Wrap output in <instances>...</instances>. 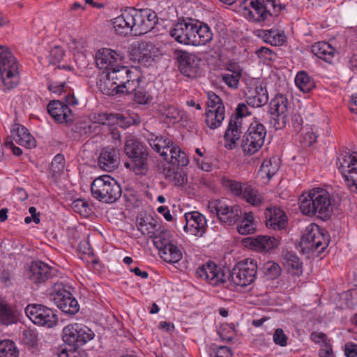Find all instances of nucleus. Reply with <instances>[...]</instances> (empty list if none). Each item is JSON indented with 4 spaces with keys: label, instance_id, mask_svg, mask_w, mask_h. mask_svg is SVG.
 <instances>
[{
    "label": "nucleus",
    "instance_id": "4",
    "mask_svg": "<svg viewBox=\"0 0 357 357\" xmlns=\"http://www.w3.org/2000/svg\"><path fill=\"white\" fill-rule=\"evenodd\" d=\"M50 298L64 313L74 315L78 312L79 305L70 291V287L63 283H55L50 293Z\"/></svg>",
    "mask_w": 357,
    "mask_h": 357
},
{
    "label": "nucleus",
    "instance_id": "16",
    "mask_svg": "<svg viewBox=\"0 0 357 357\" xmlns=\"http://www.w3.org/2000/svg\"><path fill=\"white\" fill-rule=\"evenodd\" d=\"M195 23V20L192 19L178 21L170 30V36L179 43L192 45Z\"/></svg>",
    "mask_w": 357,
    "mask_h": 357
},
{
    "label": "nucleus",
    "instance_id": "24",
    "mask_svg": "<svg viewBox=\"0 0 357 357\" xmlns=\"http://www.w3.org/2000/svg\"><path fill=\"white\" fill-rule=\"evenodd\" d=\"M119 165V152L114 148H104L98 158V165L103 171L112 172Z\"/></svg>",
    "mask_w": 357,
    "mask_h": 357
},
{
    "label": "nucleus",
    "instance_id": "60",
    "mask_svg": "<svg viewBox=\"0 0 357 357\" xmlns=\"http://www.w3.org/2000/svg\"><path fill=\"white\" fill-rule=\"evenodd\" d=\"M64 56V51L62 48L55 46L50 52V61L52 63L60 62Z\"/></svg>",
    "mask_w": 357,
    "mask_h": 357
},
{
    "label": "nucleus",
    "instance_id": "32",
    "mask_svg": "<svg viewBox=\"0 0 357 357\" xmlns=\"http://www.w3.org/2000/svg\"><path fill=\"white\" fill-rule=\"evenodd\" d=\"M124 152L129 158H131L149 151L135 136L128 134L125 139Z\"/></svg>",
    "mask_w": 357,
    "mask_h": 357
},
{
    "label": "nucleus",
    "instance_id": "10",
    "mask_svg": "<svg viewBox=\"0 0 357 357\" xmlns=\"http://www.w3.org/2000/svg\"><path fill=\"white\" fill-rule=\"evenodd\" d=\"M271 118L270 125L275 130L285 127L288 122V100L282 95L278 94L273 98L269 104Z\"/></svg>",
    "mask_w": 357,
    "mask_h": 357
},
{
    "label": "nucleus",
    "instance_id": "61",
    "mask_svg": "<svg viewBox=\"0 0 357 357\" xmlns=\"http://www.w3.org/2000/svg\"><path fill=\"white\" fill-rule=\"evenodd\" d=\"M265 268L266 270V273L271 279L277 278L281 273V268L276 263L268 262L266 264Z\"/></svg>",
    "mask_w": 357,
    "mask_h": 357
},
{
    "label": "nucleus",
    "instance_id": "59",
    "mask_svg": "<svg viewBox=\"0 0 357 357\" xmlns=\"http://www.w3.org/2000/svg\"><path fill=\"white\" fill-rule=\"evenodd\" d=\"M114 123L118 126L126 128L135 123V121L130 116H125L123 114H114Z\"/></svg>",
    "mask_w": 357,
    "mask_h": 357
},
{
    "label": "nucleus",
    "instance_id": "37",
    "mask_svg": "<svg viewBox=\"0 0 357 357\" xmlns=\"http://www.w3.org/2000/svg\"><path fill=\"white\" fill-rule=\"evenodd\" d=\"M169 158L165 160L174 167H185L189 163V160L184 151L180 147L172 145L168 151Z\"/></svg>",
    "mask_w": 357,
    "mask_h": 357
},
{
    "label": "nucleus",
    "instance_id": "15",
    "mask_svg": "<svg viewBox=\"0 0 357 357\" xmlns=\"http://www.w3.org/2000/svg\"><path fill=\"white\" fill-rule=\"evenodd\" d=\"M55 273L56 270L48 264L41 261H36L31 264L26 273V277L31 282L38 286L53 278Z\"/></svg>",
    "mask_w": 357,
    "mask_h": 357
},
{
    "label": "nucleus",
    "instance_id": "31",
    "mask_svg": "<svg viewBox=\"0 0 357 357\" xmlns=\"http://www.w3.org/2000/svg\"><path fill=\"white\" fill-rule=\"evenodd\" d=\"M148 142L152 149L160 153L164 160L169 158L168 151L173 145L172 140L162 136L151 135V137L148 139Z\"/></svg>",
    "mask_w": 357,
    "mask_h": 357
},
{
    "label": "nucleus",
    "instance_id": "26",
    "mask_svg": "<svg viewBox=\"0 0 357 357\" xmlns=\"http://www.w3.org/2000/svg\"><path fill=\"white\" fill-rule=\"evenodd\" d=\"M254 33L256 36L262 39L264 42L273 46H281L286 40L284 31L278 29H257Z\"/></svg>",
    "mask_w": 357,
    "mask_h": 357
},
{
    "label": "nucleus",
    "instance_id": "48",
    "mask_svg": "<svg viewBox=\"0 0 357 357\" xmlns=\"http://www.w3.org/2000/svg\"><path fill=\"white\" fill-rule=\"evenodd\" d=\"M18 350L14 342L10 340L0 341V357H17Z\"/></svg>",
    "mask_w": 357,
    "mask_h": 357
},
{
    "label": "nucleus",
    "instance_id": "41",
    "mask_svg": "<svg viewBox=\"0 0 357 357\" xmlns=\"http://www.w3.org/2000/svg\"><path fill=\"white\" fill-rule=\"evenodd\" d=\"M160 255L163 260L169 264H174L179 261L182 258L181 250L173 243L170 244L160 252Z\"/></svg>",
    "mask_w": 357,
    "mask_h": 357
},
{
    "label": "nucleus",
    "instance_id": "63",
    "mask_svg": "<svg viewBox=\"0 0 357 357\" xmlns=\"http://www.w3.org/2000/svg\"><path fill=\"white\" fill-rule=\"evenodd\" d=\"M72 208L76 213L80 214L86 213L89 209V204L84 199H78L73 202Z\"/></svg>",
    "mask_w": 357,
    "mask_h": 357
},
{
    "label": "nucleus",
    "instance_id": "23",
    "mask_svg": "<svg viewBox=\"0 0 357 357\" xmlns=\"http://www.w3.org/2000/svg\"><path fill=\"white\" fill-rule=\"evenodd\" d=\"M246 102L252 107H260L268 101V95L266 86L262 84L248 87L245 92Z\"/></svg>",
    "mask_w": 357,
    "mask_h": 357
},
{
    "label": "nucleus",
    "instance_id": "58",
    "mask_svg": "<svg viewBox=\"0 0 357 357\" xmlns=\"http://www.w3.org/2000/svg\"><path fill=\"white\" fill-rule=\"evenodd\" d=\"M223 184L236 195H243L244 185H245V184L242 185L241 183L229 179L224 180Z\"/></svg>",
    "mask_w": 357,
    "mask_h": 357
},
{
    "label": "nucleus",
    "instance_id": "29",
    "mask_svg": "<svg viewBox=\"0 0 357 357\" xmlns=\"http://www.w3.org/2000/svg\"><path fill=\"white\" fill-rule=\"evenodd\" d=\"M125 166L137 175H145L149 169V152L130 158V161L126 162Z\"/></svg>",
    "mask_w": 357,
    "mask_h": 357
},
{
    "label": "nucleus",
    "instance_id": "51",
    "mask_svg": "<svg viewBox=\"0 0 357 357\" xmlns=\"http://www.w3.org/2000/svg\"><path fill=\"white\" fill-rule=\"evenodd\" d=\"M284 259L288 269L295 271V274H299L302 272V262L298 256L293 253L287 252Z\"/></svg>",
    "mask_w": 357,
    "mask_h": 357
},
{
    "label": "nucleus",
    "instance_id": "49",
    "mask_svg": "<svg viewBox=\"0 0 357 357\" xmlns=\"http://www.w3.org/2000/svg\"><path fill=\"white\" fill-rule=\"evenodd\" d=\"M160 112L170 123L179 121L182 119L181 112L173 105H165L161 107Z\"/></svg>",
    "mask_w": 357,
    "mask_h": 357
},
{
    "label": "nucleus",
    "instance_id": "42",
    "mask_svg": "<svg viewBox=\"0 0 357 357\" xmlns=\"http://www.w3.org/2000/svg\"><path fill=\"white\" fill-rule=\"evenodd\" d=\"M237 230L242 235H248L255 231L256 226L254 223L252 213H245L244 214L243 220L238 224Z\"/></svg>",
    "mask_w": 357,
    "mask_h": 357
},
{
    "label": "nucleus",
    "instance_id": "2",
    "mask_svg": "<svg viewBox=\"0 0 357 357\" xmlns=\"http://www.w3.org/2000/svg\"><path fill=\"white\" fill-rule=\"evenodd\" d=\"M93 197L97 200L112 204L121 196V188L119 183L109 175H102L93 180L91 185Z\"/></svg>",
    "mask_w": 357,
    "mask_h": 357
},
{
    "label": "nucleus",
    "instance_id": "55",
    "mask_svg": "<svg viewBox=\"0 0 357 357\" xmlns=\"http://www.w3.org/2000/svg\"><path fill=\"white\" fill-rule=\"evenodd\" d=\"M319 135L318 129L316 127L307 128L305 132L303 135V145L309 146L314 144Z\"/></svg>",
    "mask_w": 357,
    "mask_h": 357
},
{
    "label": "nucleus",
    "instance_id": "20",
    "mask_svg": "<svg viewBox=\"0 0 357 357\" xmlns=\"http://www.w3.org/2000/svg\"><path fill=\"white\" fill-rule=\"evenodd\" d=\"M122 60V56L116 51L108 48L99 50L96 54V63L100 69L107 72L112 70L119 65V61Z\"/></svg>",
    "mask_w": 357,
    "mask_h": 357
},
{
    "label": "nucleus",
    "instance_id": "62",
    "mask_svg": "<svg viewBox=\"0 0 357 357\" xmlns=\"http://www.w3.org/2000/svg\"><path fill=\"white\" fill-rule=\"evenodd\" d=\"M273 342L281 347L287 344V337L282 328H277L273 333Z\"/></svg>",
    "mask_w": 357,
    "mask_h": 357
},
{
    "label": "nucleus",
    "instance_id": "46",
    "mask_svg": "<svg viewBox=\"0 0 357 357\" xmlns=\"http://www.w3.org/2000/svg\"><path fill=\"white\" fill-rule=\"evenodd\" d=\"M165 176L176 186H183L187 182V176L185 172L178 168L168 169Z\"/></svg>",
    "mask_w": 357,
    "mask_h": 357
},
{
    "label": "nucleus",
    "instance_id": "39",
    "mask_svg": "<svg viewBox=\"0 0 357 357\" xmlns=\"http://www.w3.org/2000/svg\"><path fill=\"white\" fill-rule=\"evenodd\" d=\"M205 122L206 126L211 129L219 128L225 117V109H215L206 111L205 114Z\"/></svg>",
    "mask_w": 357,
    "mask_h": 357
},
{
    "label": "nucleus",
    "instance_id": "12",
    "mask_svg": "<svg viewBox=\"0 0 357 357\" xmlns=\"http://www.w3.org/2000/svg\"><path fill=\"white\" fill-rule=\"evenodd\" d=\"M63 340L68 344L83 345L94 337L93 332L86 326L74 323L66 326L63 330Z\"/></svg>",
    "mask_w": 357,
    "mask_h": 357
},
{
    "label": "nucleus",
    "instance_id": "53",
    "mask_svg": "<svg viewBox=\"0 0 357 357\" xmlns=\"http://www.w3.org/2000/svg\"><path fill=\"white\" fill-rule=\"evenodd\" d=\"M133 47L135 50L139 54L137 59L139 61L144 57L150 58L151 56V49L153 47V45L151 43L137 41L133 44Z\"/></svg>",
    "mask_w": 357,
    "mask_h": 357
},
{
    "label": "nucleus",
    "instance_id": "45",
    "mask_svg": "<svg viewBox=\"0 0 357 357\" xmlns=\"http://www.w3.org/2000/svg\"><path fill=\"white\" fill-rule=\"evenodd\" d=\"M151 238H153V245L159 250V252L172 243V235L167 230H158V232Z\"/></svg>",
    "mask_w": 357,
    "mask_h": 357
},
{
    "label": "nucleus",
    "instance_id": "44",
    "mask_svg": "<svg viewBox=\"0 0 357 357\" xmlns=\"http://www.w3.org/2000/svg\"><path fill=\"white\" fill-rule=\"evenodd\" d=\"M295 84L304 93L310 91L315 86L314 82L304 71L297 73L295 77Z\"/></svg>",
    "mask_w": 357,
    "mask_h": 357
},
{
    "label": "nucleus",
    "instance_id": "17",
    "mask_svg": "<svg viewBox=\"0 0 357 357\" xmlns=\"http://www.w3.org/2000/svg\"><path fill=\"white\" fill-rule=\"evenodd\" d=\"M196 275L213 286L222 284L226 282L223 271L213 262H208L198 267Z\"/></svg>",
    "mask_w": 357,
    "mask_h": 357
},
{
    "label": "nucleus",
    "instance_id": "64",
    "mask_svg": "<svg viewBox=\"0 0 357 357\" xmlns=\"http://www.w3.org/2000/svg\"><path fill=\"white\" fill-rule=\"evenodd\" d=\"M310 339L314 343L323 344V345L330 342V340L328 338L327 335L322 332H312L310 334Z\"/></svg>",
    "mask_w": 357,
    "mask_h": 357
},
{
    "label": "nucleus",
    "instance_id": "38",
    "mask_svg": "<svg viewBox=\"0 0 357 357\" xmlns=\"http://www.w3.org/2000/svg\"><path fill=\"white\" fill-rule=\"evenodd\" d=\"M268 4L266 6L263 5L250 9L248 6L243 7V15L244 17L252 22H261L266 20L267 16Z\"/></svg>",
    "mask_w": 357,
    "mask_h": 357
},
{
    "label": "nucleus",
    "instance_id": "40",
    "mask_svg": "<svg viewBox=\"0 0 357 357\" xmlns=\"http://www.w3.org/2000/svg\"><path fill=\"white\" fill-rule=\"evenodd\" d=\"M243 197L253 206H259L263 203V195L251 185H244Z\"/></svg>",
    "mask_w": 357,
    "mask_h": 357
},
{
    "label": "nucleus",
    "instance_id": "6",
    "mask_svg": "<svg viewBox=\"0 0 357 357\" xmlns=\"http://www.w3.org/2000/svg\"><path fill=\"white\" fill-rule=\"evenodd\" d=\"M337 167L349 189L357 192V153L343 152L337 158Z\"/></svg>",
    "mask_w": 357,
    "mask_h": 357
},
{
    "label": "nucleus",
    "instance_id": "34",
    "mask_svg": "<svg viewBox=\"0 0 357 357\" xmlns=\"http://www.w3.org/2000/svg\"><path fill=\"white\" fill-rule=\"evenodd\" d=\"M137 227L143 235H147L150 238L157 234L160 227L158 221L151 215L138 218Z\"/></svg>",
    "mask_w": 357,
    "mask_h": 357
},
{
    "label": "nucleus",
    "instance_id": "19",
    "mask_svg": "<svg viewBox=\"0 0 357 357\" xmlns=\"http://www.w3.org/2000/svg\"><path fill=\"white\" fill-rule=\"evenodd\" d=\"M185 225L183 227L185 231L196 236H202L206 229V220L205 217L198 211H192L185 214Z\"/></svg>",
    "mask_w": 357,
    "mask_h": 357
},
{
    "label": "nucleus",
    "instance_id": "7",
    "mask_svg": "<svg viewBox=\"0 0 357 357\" xmlns=\"http://www.w3.org/2000/svg\"><path fill=\"white\" fill-rule=\"evenodd\" d=\"M132 35H143L154 28L158 17L155 12L149 9L137 10L128 8Z\"/></svg>",
    "mask_w": 357,
    "mask_h": 357
},
{
    "label": "nucleus",
    "instance_id": "54",
    "mask_svg": "<svg viewBox=\"0 0 357 357\" xmlns=\"http://www.w3.org/2000/svg\"><path fill=\"white\" fill-rule=\"evenodd\" d=\"M64 160V157L61 154H57L54 156L50 166V172L53 176L57 177L63 172L65 168Z\"/></svg>",
    "mask_w": 357,
    "mask_h": 357
},
{
    "label": "nucleus",
    "instance_id": "27",
    "mask_svg": "<svg viewBox=\"0 0 357 357\" xmlns=\"http://www.w3.org/2000/svg\"><path fill=\"white\" fill-rule=\"evenodd\" d=\"M213 36V33L207 24L195 20L192 45H204L212 40Z\"/></svg>",
    "mask_w": 357,
    "mask_h": 357
},
{
    "label": "nucleus",
    "instance_id": "1",
    "mask_svg": "<svg viewBox=\"0 0 357 357\" xmlns=\"http://www.w3.org/2000/svg\"><path fill=\"white\" fill-rule=\"evenodd\" d=\"M299 208L305 215L329 218L333 212L331 196L325 189H312L299 197Z\"/></svg>",
    "mask_w": 357,
    "mask_h": 357
},
{
    "label": "nucleus",
    "instance_id": "13",
    "mask_svg": "<svg viewBox=\"0 0 357 357\" xmlns=\"http://www.w3.org/2000/svg\"><path fill=\"white\" fill-rule=\"evenodd\" d=\"M328 245L326 234L322 233L318 225H310L306 228V233L301 241V246L308 252L316 251L320 248L323 251Z\"/></svg>",
    "mask_w": 357,
    "mask_h": 357
},
{
    "label": "nucleus",
    "instance_id": "3",
    "mask_svg": "<svg viewBox=\"0 0 357 357\" xmlns=\"http://www.w3.org/2000/svg\"><path fill=\"white\" fill-rule=\"evenodd\" d=\"M15 58L6 46L0 45V75L5 89H13L19 82Z\"/></svg>",
    "mask_w": 357,
    "mask_h": 357
},
{
    "label": "nucleus",
    "instance_id": "28",
    "mask_svg": "<svg viewBox=\"0 0 357 357\" xmlns=\"http://www.w3.org/2000/svg\"><path fill=\"white\" fill-rule=\"evenodd\" d=\"M14 141L20 146L31 149L36 146V140L23 126L15 124L12 130Z\"/></svg>",
    "mask_w": 357,
    "mask_h": 357
},
{
    "label": "nucleus",
    "instance_id": "33",
    "mask_svg": "<svg viewBox=\"0 0 357 357\" xmlns=\"http://www.w3.org/2000/svg\"><path fill=\"white\" fill-rule=\"evenodd\" d=\"M311 51L317 57L329 63H332L335 54V48L324 41L312 45Z\"/></svg>",
    "mask_w": 357,
    "mask_h": 357
},
{
    "label": "nucleus",
    "instance_id": "57",
    "mask_svg": "<svg viewBox=\"0 0 357 357\" xmlns=\"http://www.w3.org/2000/svg\"><path fill=\"white\" fill-rule=\"evenodd\" d=\"M69 348H65L59 353V357H84L86 354L78 350L75 344H68Z\"/></svg>",
    "mask_w": 357,
    "mask_h": 357
},
{
    "label": "nucleus",
    "instance_id": "9",
    "mask_svg": "<svg viewBox=\"0 0 357 357\" xmlns=\"http://www.w3.org/2000/svg\"><path fill=\"white\" fill-rule=\"evenodd\" d=\"M107 73L112 81L120 88L121 93H132L136 89L139 77L136 70L132 71L127 66L118 65Z\"/></svg>",
    "mask_w": 357,
    "mask_h": 357
},
{
    "label": "nucleus",
    "instance_id": "11",
    "mask_svg": "<svg viewBox=\"0 0 357 357\" xmlns=\"http://www.w3.org/2000/svg\"><path fill=\"white\" fill-rule=\"evenodd\" d=\"M25 313L33 323L38 326L52 328L58 321V318L54 312L42 305H28L25 308Z\"/></svg>",
    "mask_w": 357,
    "mask_h": 357
},
{
    "label": "nucleus",
    "instance_id": "52",
    "mask_svg": "<svg viewBox=\"0 0 357 357\" xmlns=\"http://www.w3.org/2000/svg\"><path fill=\"white\" fill-rule=\"evenodd\" d=\"M278 169V167L275 161L273 162L271 160H266L262 162L259 173L261 177L266 176L270 179L277 172Z\"/></svg>",
    "mask_w": 357,
    "mask_h": 357
},
{
    "label": "nucleus",
    "instance_id": "21",
    "mask_svg": "<svg viewBox=\"0 0 357 357\" xmlns=\"http://www.w3.org/2000/svg\"><path fill=\"white\" fill-rule=\"evenodd\" d=\"M47 112L55 121L68 123L73 121V112L69 107L60 100H52L47 105Z\"/></svg>",
    "mask_w": 357,
    "mask_h": 357
},
{
    "label": "nucleus",
    "instance_id": "56",
    "mask_svg": "<svg viewBox=\"0 0 357 357\" xmlns=\"http://www.w3.org/2000/svg\"><path fill=\"white\" fill-rule=\"evenodd\" d=\"M225 109L221 98L213 92L208 93V109L207 111L215 109Z\"/></svg>",
    "mask_w": 357,
    "mask_h": 357
},
{
    "label": "nucleus",
    "instance_id": "18",
    "mask_svg": "<svg viewBox=\"0 0 357 357\" xmlns=\"http://www.w3.org/2000/svg\"><path fill=\"white\" fill-rule=\"evenodd\" d=\"M174 56L179 63L181 73L186 77H195L199 66V59L193 54L176 50Z\"/></svg>",
    "mask_w": 357,
    "mask_h": 357
},
{
    "label": "nucleus",
    "instance_id": "5",
    "mask_svg": "<svg viewBox=\"0 0 357 357\" xmlns=\"http://www.w3.org/2000/svg\"><path fill=\"white\" fill-rule=\"evenodd\" d=\"M266 136L264 126L258 121L252 122L241 140L243 153L248 155L257 153L264 145Z\"/></svg>",
    "mask_w": 357,
    "mask_h": 357
},
{
    "label": "nucleus",
    "instance_id": "25",
    "mask_svg": "<svg viewBox=\"0 0 357 357\" xmlns=\"http://www.w3.org/2000/svg\"><path fill=\"white\" fill-rule=\"evenodd\" d=\"M243 132V123L239 121L238 117H231L224 135L225 147L229 150L234 149Z\"/></svg>",
    "mask_w": 357,
    "mask_h": 357
},
{
    "label": "nucleus",
    "instance_id": "30",
    "mask_svg": "<svg viewBox=\"0 0 357 357\" xmlns=\"http://www.w3.org/2000/svg\"><path fill=\"white\" fill-rule=\"evenodd\" d=\"M130 19L128 8L113 19L112 24L116 33L121 36L132 34Z\"/></svg>",
    "mask_w": 357,
    "mask_h": 357
},
{
    "label": "nucleus",
    "instance_id": "36",
    "mask_svg": "<svg viewBox=\"0 0 357 357\" xmlns=\"http://www.w3.org/2000/svg\"><path fill=\"white\" fill-rule=\"evenodd\" d=\"M270 217L266 220V226L275 230L284 229L287 225V218L284 212L280 208L271 209Z\"/></svg>",
    "mask_w": 357,
    "mask_h": 357
},
{
    "label": "nucleus",
    "instance_id": "50",
    "mask_svg": "<svg viewBox=\"0 0 357 357\" xmlns=\"http://www.w3.org/2000/svg\"><path fill=\"white\" fill-rule=\"evenodd\" d=\"M141 77H139L136 89L133 90L135 92V101L139 104H146L151 101L152 96L142 86H140Z\"/></svg>",
    "mask_w": 357,
    "mask_h": 357
},
{
    "label": "nucleus",
    "instance_id": "8",
    "mask_svg": "<svg viewBox=\"0 0 357 357\" xmlns=\"http://www.w3.org/2000/svg\"><path fill=\"white\" fill-rule=\"evenodd\" d=\"M257 261L251 258L240 261L232 268L229 280L235 285L246 287L252 284L257 275Z\"/></svg>",
    "mask_w": 357,
    "mask_h": 357
},
{
    "label": "nucleus",
    "instance_id": "43",
    "mask_svg": "<svg viewBox=\"0 0 357 357\" xmlns=\"http://www.w3.org/2000/svg\"><path fill=\"white\" fill-rule=\"evenodd\" d=\"M98 86L101 92L107 96H114L121 93L120 88L116 84V82L112 81L111 76L107 72L106 77L100 80Z\"/></svg>",
    "mask_w": 357,
    "mask_h": 357
},
{
    "label": "nucleus",
    "instance_id": "22",
    "mask_svg": "<svg viewBox=\"0 0 357 357\" xmlns=\"http://www.w3.org/2000/svg\"><path fill=\"white\" fill-rule=\"evenodd\" d=\"M243 243L245 247L259 252L269 251L278 245V241L275 238L265 235L245 238Z\"/></svg>",
    "mask_w": 357,
    "mask_h": 357
},
{
    "label": "nucleus",
    "instance_id": "14",
    "mask_svg": "<svg viewBox=\"0 0 357 357\" xmlns=\"http://www.w3.org/2000/svg\"><path fill=\"white\" fill-rule=\"evenodd\" d=\"M208 208L211 213L217 215L221 222L229 225H234L241 214V210L238 206H229L225 201L220 199L210 202Z\"/></svg>",
    "mask_w": 357,
    "mask_h": 357
},
{
    "label": "nucleus",
    "instance_id": "35",
    "mask_svg": "<svg viewBox=\"0 0 357 357\" xmlns=\"http://www.w3.org/2000/svg\"><path fill=\"white\" fill-rule=\"evenodd\" d=\"M17 321V311L13 309L5 298L0 296V324L8 326Z\"/></svg>",
    "mask_w": 357,
    "mask_h": 357
},
{
    "label": "nucleus",
    "instance_id": "47",
    "mask_svg": "<svg viewBox=\"0 0 357 357\" xmlns=\"http://www.w3.org/2000/svg\"><path fill=\"white\" fill-rule=\"evenodd\" d=\"M227 70L229 73L222 74V79L229 87L236 89L241 77V70L239 68L232 70L229 68Z\"/></svg>",
    "mask_w": 357,
    "mask_h": 357
}]
</instances>
